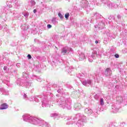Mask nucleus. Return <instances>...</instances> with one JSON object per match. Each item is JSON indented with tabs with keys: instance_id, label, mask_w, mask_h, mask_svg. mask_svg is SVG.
<instances>
[{
	"instance_id": "nucleus-1",
	"label": "nucleus",
	"mask_w": 127,
	"mask_h": 127,
	"mask_svg": "<svg viewBox=\"0 0 127 127\" xmlns=\"http://www.w3.org/2000/svg\"><path fill=\"white\" fill-rule=\"evenodd\" d=\"M8 108V106L7 105L6 103H3L1 104L0 110H6Z\"/></svg>"
},
{
	"instance_id": "nucleus-2",
	"label": "nucleus",
	"mask_w": 127,
	"mask_h": 127,
	"mask_svg": "<svg viewBox=\"0 0 127 127\" xmlns=\"http://www.w3.org/2000/svg\"><path fill=\"white\" fill-rule=\"evenodd\" d=\"M67 52V49H66L65 48H64L63 49H62V54H63V55H65Z\"/></svg>"
},
{
	"instance_id": "nucleus-3",
	"label": "nucleus",
	"mask_w": 127,
	"mask_h": 127,
	"mask_svg": "<svg viewBox=\"0 0 127 127\" xmlns=\"http://www.w3.org/2000/svg\"><path fill=\"white\" fill-rule=\"evenodd\" d=\"M117 99V101H118V102H121L123 101V97L120 96V97H118Z\"/></svg>"
},
{
	"instance_id": "nucleus-4",
	"label": "nucleus",
	"mask_w": 127,
	"mask_h": 127,
	"mask_svg": "<svg viewBox=\"0 0 127 127\" xmlns=\"http://www.w3.org/2000/svg\"><path fill=\"white\" fill-rule=\"evenodd\" d=\"M100 104H101L102 106H103V105H104L103 98H101V99L100 100Z\"/></svg>"
},
{
	"instance_id": "nucleus-5",
	"label": "nucleus",
	"mask_w": 127,
	"mask_h": 127,
	"mask_svg": "<svg viewBox=\"0 0 127 127\" xmlns=\"http://www.w3.org/2000/svg\"><path fill=\"white\" fill-rule=\"evenodd\" d=\"M69 13H67L65 14V17L66 19H68V18H69Z\"/></svg>"
},
{
	"instance_id": "nucleus-6",
	"label": "nucleus",
	"mask_w": 127,
	"mask_h": 127,
	"mask_svg": "<svg viewBox=\"0 0 127 127\" xmlns=\"http://www.w3.org/2000/svg\"><path fill=\"white\" fill-rule=\"evenodd\" d=\"M58 15H59V16L60 18H63V15H62V14H61V13H58Z\"/></svg>"
},
{
	"instance_id": "nucleus-7",
	"label": "nucleus",
	"mask_w": 127,
	"mask_h": 127,
	"mask_svg": "<svg viewBox=\"0 0 127 127\" xmlns=\"http://www.w3.org/2000/svg\"><path fill=\"white\" fill-rule=\"evenodd\" d=\"M111 71V69L110 68H107L106 70H105V72H108Z\"/></svg>"
},
{
	"instance_id": "nucleus-8",
	"label": "nucleus",
	"mask_w": 127,
	"mask_h": 127,
	"mask_svg": "<svg viewBox=\"0 0 127 127\" xmlns=\"http://www.w3.org/2000/svg\"><path fill=\"white\" fill-rule=\"evenodd\" d=\"M51 27H52V25H51L50 24L47 25V28H48V29H51Z\"/></svg>"
},
{
	"instance_id": "nucleus-9",
	"label": "nucleus",
	"mask_w": 127,
	"mask_h": 127,
	"mask_svg": "<svg viewBox=\"0 0 127 127\" xmlns=\"http://www.w3.org/2000/svg\"><path fill=\"white\" fill-rule=\"evenodd\" d=\"M27 58H28L29 60H30L32 59L31 55H27Z\"/></svg>"
},
{
	"instance_id": "nucleus-10",
	"label": "nucleus",
	"mask_w": 127,
	"mask_h": 127,
	"mask_svg": "<svg viewBox=\"0 0 127 127\" xmlns=\"http://www.w3.org/2000/svg\"><path fill=\"white\" fill-rule=\"evenodd\" d=\"M115 57L116 58H119V55L118 54H115Z\"/></svg>"
},
{
	"instance_id": "nucleus-11",
	"label": "nucleus",
	"mask_w": 127,
	"mask_h": 127,
	"mask_svg": "<svg viewBox=\"0 0 127 127\" xmlns=\"http://www.w3.org/2000/svg\"><path fill=\"white\" fill-rule=\"evenodd\" d=\"M81 106V104H76L75 108H77V106Z\"/></svg>"
},
{
	"instance_id": "nucleus-12",
	"label": "nucleus",
	"mask_w": 127,
	"mask_h": 127,
	"mask_svg": "<svg viewBox=\"0 0 127 127\" xmlns=\"http://www.w3.org/2000/svg\"><path fill=\"white\" fill-rule=\"evenodd\" d=\"M34 13H36V12H37V10L36 9H34L33 11Z\"/></svg>"
},
{
	"instance_id": "nucleus-13",
	"label": "nucleus",
	"mask_w": 127,
	"mask_h": 127,
	"mask_svg": "<svg viewBox=\"0 0 127 127\" xmlns=\"http://www.w3.org/2000/svg\"><path fill=\"white\" fill-rule=\"evenodd\" d=\"M32 3H33V4L34 5H35L36 4V2H35L34 1H32Z\"/></svg>"
},
{
	"instance_id": "nucleus-14",
	"label": "nucleus",
	"mask_w": 127,
	"mask_h": 127,
	"mask_svg": "<svg viewBox=\"0 0 127 127\" xmlns=\"http://www.w3.org/2000/svg\"><path fill=\"white\" fill-rule=\"evenodd\" d=\"M98 41H95V44H98Z\"/></svg>"
}]
</instances>
